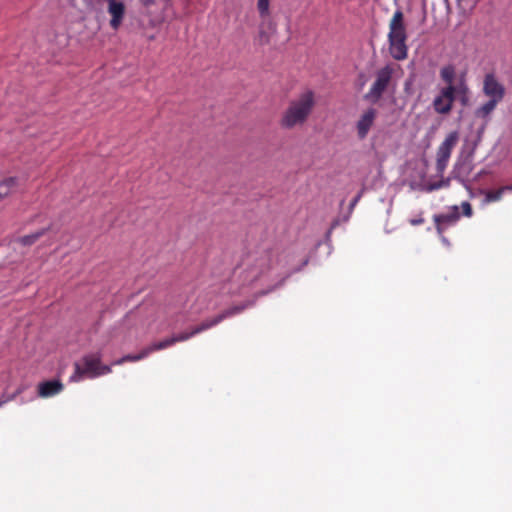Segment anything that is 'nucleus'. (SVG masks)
Segmentation results:
<instances>
[{"mask_svg": "<svg viewBox=\"0 0 512 512\" xmlns=\"http://www.w3.org/2000/svg\"><path fill=\"white\" fill-rule=\"evenodd\" d=\"M316 106L315 94L311 90L300 93L292 99L282 112L279 125L282 129L292 130L302 127L308 121Z\"/></svg>", "mask_w": 512, "mask_h": 512, "instance_id": "f257e3e1", "label": "nucleus"}, {"mask_svg": "<svg viewBox=\"0 0 512 512\" xmlns=\"http://www.w3.org/2000/svg\"><path fill=\"white\" fill-rule=\"evenodd\" d=\"M482 93L488 100L475 109L474 116L483 120L484 129L498 104L504 100L506 88L494 72H489L483 77Z\"/></svg>", "mask_w": 512, "mask_h": 512, "instance_id": "f03ea898", "label": "nucleus"}, {"mask_svg": "<svg viewBox=\"0 0 512 512\" xmlns=\"http://www.w3.org/2000/svg\"><path fill=\"white\" fill-rule=\"evenodd\" d=\"M388 50L394 60L403 61L408 57V34L404 14L396 10L389 22Z\"/></svg>", "mask_w": 512, "mask_h": 512, "instance_id": "7ed1b4c3", "label": "nucleus"}, {"mask_svg": "<svg viewBox=\"0 0 512 512\" xmlns=\"http://www.w3.org/2000/svg\"><path fill=\"white\" fill-rule=\"evenodd\" d=\"M100 352L84 355L78 362L74 363V372L70 376L71 382H80L85 378L94 379L109 374L111 367L103 365Z\"/></svg>", "mask_w": 512, "mask_h": 512, "instance_id": "20e7f679", "label": "nucleus"}, {"mask_svg": "<svg viewBox=\"0 0 512 512\" xmlns=\"http://www.w3.org/2000/svg\"><path fill=\"white\" fill-rule=\"evenodd\" d=\"M87 7L96 13H102L105 8L110 16L109 26L117 31L126 15V6L122 0H85Z\"/></svg>", "mask_w": 512, "mask_h": 512, "instance_id": "39448f33", "label": "nucleus"}, {"mask_svg": "<svg viewBox=\"0 0 512 512\" xmlns=\"http://www.w3.org/2000/svg\"><path fill=\"white\" fill-rule=\"evenodd\" d=\"M395 72L394 64H387L380 68L375 75V80L371 85L369 91L364 95V99L372 103H377L383 93L389 87L393 74Z\"/></svg>", "mask_w": 512, "mask_h": 512, "instance_id": "423d86ee", "label": "nucleus"}, {"mask_svg": "<svg viewBox=\"0 0 512 512\" xmlns=\"http://www.w3.org/2000/svg\"><path fill=\"white\" fill-rule=\"evenodd\" d=\"M459 219L460 213L457 205L451 206L447 213L435 214L433 216L435 228L439 235H442L448 227L455 225Z\"/></svg>", "mask_w": 512, "mask_h": 512, "instance_id": "0eeeda50", "label": "nucleus"}, {"mask_svg": "<svg viewBox=\"0 0 512 512\" xmlns=\"http://www.w3.org/2000/svg\"><path fill=\"white\" fill-rule=\"evenodd\" d=\"M376 117L377 110L375 108H368L361 115L356 123L357 136L360 140H363L367 137Z\"/></svg>", "mask_w": 512, "mask_h": 512, "instance_id": "6e6552de", "label": "nucleus"}, {"mask_svg": "<svg viewBox=\"0 0 512 512\" xmlns=\"http://www.w3.org/2000/svg\"><path fill=\"white\" fill-rule=\"evenodd\" d=\"M466 84V72H461L456 84H445L439 91L455 102L460 94L465 93Z\"/></svg>", "mask_w": 512, "mask_h": 512, "instance_id": "1a4fd4ad", "label": "nucleus"}, {"mask_svg": "<svg viewBox=\"0 0 512 512\" xmlns=\"http://www.w3.org/2000/svg\"><path fill=\"white\" fill-rule=\"evenodd\" d=\"M253 302H245L239 305H234L226 310H224L222 313L218 314L217 316L208 319L209 323L211 324V328L221 323L224 319L235 316L237 314H240L248 307L252 306Z\"/></svg>", "mask_w": 512, "mask_h": 512, "instance_id": "9d476101", "label": "nucleus"}, {"mask_svg": "<svg viewBox=\"0 0 512 512\" xmlns=\"http://www.w3.org/2000/svg\"><path fill=\"white\" fill-rule=\"evenodd\" d=\"M454 103L439 91L432 101V107L437 114L448 115L451 113Z\"/></svg>", "mask_w": 512, "mask_h": 512, "instance_id": "9b49d317", "label": "nucleus"}, {"mask_svg": "<svg viewBox=\"0 0 512 512\" xmlns=\"http://www.w3.org/2000/svg\"><path fill=\"white\" fill-rule=\"evenodd\" d=\"M63 388L59 380L44 381L38 385V395L42 398L52 397L59 394Z\"/></svg>", "mask_w": 512, "mask_h": 512, "instance_id": "f8f14e48", "label": "nucleus"}, {"mask_svg": "<svg viewBox=\"0 0 512 512\" xmlns=\"http://www.w3.org/2000/svg\"><path fill=\"white\" fill-rule=\"evenodd\" d=\"M271 255L268 252L261 254L256 260L254 267L251 271L252 279L259 278L262 274L266 273L271 268Z\"/></svg>", "mask_w": 512, "mask_h": 512, "instance_id": "ddd939ff", "label": "nucleus"}, {"mask_svg": "<svg viewBox=\"0 0 512 512\" xmlns=\"http://www.w3.org/2000/svg\"><path fill=\"white\" fill-rule=\"evenodd\" d=\"M19 179L8 176L0 179V201L6 199L18 190Z\"/></svg>", "mask_w": 512, "mask_h": 512, "instance_id": "4468645a", "label": "nucleus"}, {"mask_svg": "<svg viewBox=\"0 0 512 512\" xmlns=\"http://www.w3.org/2000/svg\"><path fill=\"white\" fill-rule=\"evenodd\" d=\"M439 76L444 84H456L459 77L457 68L452 63L443 65L439 70Z\"/></svg>", "mask_w": 512, "mask_h": 512, "instance_id": "2eb2a0df", "label": "nucleus"}, {"mask_svg": "<svg viewBox=\"0 0 512 512\" xmlns=\"http://www.w3.org/2000/svg\"><path fill=\"white\" fill-rule=\"evenodd\" d=\"M211 328V324L209 323L208 319L203 321L200 325L194 327L190 332H183L178 335L172 336L171 339L173 340V344L177 342H183L191 337H193L196 334H199L205 330H208Z\"/></svg>", "mask_w": 512, "mask_h": 512, "instance_id": "dca6fc26", "label": "nucleus"}, {"mask_svg": "<svg viewBox=\"0 0 512 512\" xmlns=\"http://www.w3.org/2000/svg\"><path fill=\"white\" fill-rule=\"evenodd\" d=\"M452 151L445 149L441 146L437 149L436 154V170L438 173L442 174L448 165V161L451 157Z\"/></svg>", "mask_w": 512, "mask_h": 512, "instance_id": "f3484780", "label": "nucleus"}, {"mask_svg": "<svg viewBox=\"0 0 512 512\" xmlns=\"http://www.w3.org/2000/svg\"><path fill=\"white\" fill-rule=\"evenodd\" d=\"M51 229V226H48L46 228H42L34 233H31L29 235L22 236L18 238V242L23 246H30L37 242L42 236H44L49 230Z\"/></svg>", "mask_w": 512, "mask_h": 512, "instance_id": "a211bd4d", "label": "nucleus"}, {"mask_svg": "<svg viewBox=\"0 0 512 512\" xmlns=\"http://www.w3.org/2000/svg\"><path fill=\"white\" fill-rule=\"evenodd\" d=\"M505 191H509V188H507V185L502 186L496 190L485 191L484 192L485 197H484L483 203L489 204V203L500 201L502 199V196Z\"/></svg>", "mask_w": 512, "mask_h": 512, "instance_id": "6ab92c4d", "label": "nucleus"}, {"mask_svg": "<svg viewBox=\"0 0 512 512\" xmlns=\"http://www.w3.org/2000/svg\"><path fill=\"white\" fill-rule=\"evenodd\" d=\"M459 141V133L458 131H451L448 133L443 140V142L439 145L445 149H448L450 151L453 150V148L456 146V144Z\"/></svg>", "mask_w": 512, "mask_h": 512, "instance_id": "aec40b11", "label": "nucleus"}, {"mask_svg": "<svg viewBox=\"0 0 512 512\" xmlns=\"http://www.w3.org/2000/svg\"><path fill=\"white\" fill-rule=\"evenodd\" d=\"M172 345H174V344H173V340L170 337V338H166L162 341L155 342L144 349H145V351H147V356H148L150 353H152L154 351L166 349Z\"/></svg>", "mask_w": 512, "mask_h": 512, "instance_id": "412c9836", "label": "nucleus"}, {"mask_svg": "<svg viewBox=\"0 0 512 512\" xmlns=\"http://www.w3.org/2000/svg\"><path fill=\"white\" fill-rule=\"evenodd\" d=\"M146 357H147V351H145V349H143L140 353H138L136 355H131V354L125 355L121 359L115 361L114 364L121 365L125 362H136V361L142 360Z\"/></svg>", "mask_w": 512, "mask_h": 512, "instance_id": "4be33fe9", "label": "nucleus"}, {"mask_svg": "<svg viewBox=\"0 0 512 512\" xmlns=\"http://www.w3.org/2000/svg\"><path fill=\"white\" fill-rule=\"evenodd\" d=\"M257 10L261 19L270 16V0H257Z\"/></svg>", "mask_w": 512, "mask_h": 512, "instance_id": "5701e85b", "label": "nucleus"}, {"mask_svg": "<svg viewBox=\"0 0 512 512\" xmlns=\"http://www.w3.org/2000/svg\"><path fill=\"white\" fill-rule=\"evenodd\" d=\"M469 95H470V88L468 86V83L466 84V90L464 94H460L457 97V100L461 103V105L466 106L469 102Z\"/></svg>", "mask_w": 512, "mask_h": 512, "instance_id": "b1692460", "label": "nucleus"}, {"mask_svg": "<svg viewBox=\"0 0 512 512\" xmlns=\"http://www.w3.org/2000/svg\"><path fill=\"white\" fill-rule=\"evenodd\" d=\"M461 208H462V213L464 216L471 217L473 215L472 206L469 202H467V201L462 202Z\"/></svg>", "mask_w": 512, "mask_h": 512, "instance_id": "393cba45", "label": "nucleus"}, {"mask_svg": "<svg viewBox=\"0 0 512 512\" xmlns=\"http://www.w3.org/2000/svg\"><path fill=\"white\" fill-rule=\"evenodd\" d=\"M458 5L463 10H471L474 7L473 0H457Z\"/></svg>", "mask_w": 512, "mask_h": 512, "instance_id": "a878e982", "label": "nucleus"}, {"mask_svg": "<svg viewBox=\"0 0 512 512\" xmlns=\"http://www.w3.org/2000/svg\"><path fill=\"white\" fill-rule=\"evenodd\" d=\"M448 185H449V180H441L439 182L431 184L429 186V190L430 191L437 190V189H440L442 187H447Z\"/></svg>", "mask_w": 512, "mask_h": 512, "instance_id": "bb28decb", "label": "nucleus"}, {"mask_svg": "<svg viewBox=\"0 0 512 512\" xmlns=\"http://www.w3.org/2000/svg\"><path fill=\"white\" fill-rule=\"evenodd\" d=\"M143 7L147 10V13H149V9L151 6L155 4V0H140Z\"/></svg>", "mask_w": 512, "mask_h": 512, "instance_id": "cd10ccee", "label": "nucleus"}, {"mask_svg": "<svg viewBox=\"0 0 512 512\" xmlns=\"http://www.w3.org/2000/svg\"><path fill=\"white\" fill-rule=\"evenodd\" d=\"M409 222L412 226H418V225H421L424 223V218L419 217V218L411 219Z\"/></svg>", "mask_w": 512, "mask_h": 512, "instance_id": "c85d7f7f", "label": "nucleus"}, {"mask_svg": "<svg viewBox=\"0 0 512 512\" xmlns=\"http://www.w3.org/2000/svg\"><path fill=\"white\" fill-rule=\"evenodd\" d=\"M360 199V194L357 195L350 203V209H353Z\"/></svg>", "mask_w": 512, "mask_h": 512, "instance_id": "c756f323", "label": "nucleus"}, {"mask_svg": "<svg viewBox=\"0 0 512 512\" xmlns=\"http://www.w3.org/2000/svg\"><path fill=\"white\" fill-rule=\"evenodd\" d=\"M507 188H509V191H512V184L511 185H507Z\"/></svg>", "mask_w": 512, "mask_h": 512, "instance_id": "7c9ffc66", "label": "nucleus"}, {"mask_svg": "<svg viewBox=\"0 0 512 512\" xmlns=\"http://www.w3.org/2000/svg\"><path fill=\"white\" fill-rule=\"evenodd\" d=\"M157 21L151 20V24L155 25Z\"/></svg>", "mask_w": 512, "mask_h": 512, "instance_id": "2f4dec72", "label": "nucleus"}, {"mask_svg": "<svg viewBox=\"0 0 512 512\" xmlns=\"http://www.w3.org/2000/svg\"><path fill=\"white\" fill-rule=\"evenodd\" d=\"M259 34H260L261 37L265 35V33L262 32V31Z\"/></svg>", "mask_w": 512, "mask_h": 512, "instance_id": "473e14b6", "label": "nucleus"}]
</instances>
